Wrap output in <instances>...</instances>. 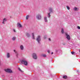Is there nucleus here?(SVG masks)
Returning <instances> with one entry per match:
<instances>
[{
	"instance_id": "1",
	"label": "nucleus",
	"mask_w": 80,
	"mask_h": 80,
	"mask_svg": "<svg viewBox=\"0 0 80 80\" xmlns=\"http://www.w3.org/2000/svg\"><path fill=\"white\" fill-rule=\"evenodd\" d=\"M21 63L22 64H23L27 66L28 65V62L26 61H25L23 59L21 61Z\"/></svg>"
},
{
	"instance_id": "2",
	"label": "nucleus",
	"mask_w": 80,
	"mask_h": 80,
	"mask_svg": "<svg viewBox=\"0 0 80 80\" xmlns=\"http://www.w3.org/2000/svg\"><path fill=\"white\" fill-rule=\"evenodd\" d=\"M36 40L37 41L38 43H40V41H41V38L40 36H38Z\"/></svg>"
},
{
	"instance_id": "3",
	"label": "nucleus",
	"mask_w": 80,
	"mask_h": 80,
	"mask_svg": "<svg viewBox=\"0 0 80 80\" xmlns=\"http://www.w3.org/2000/svg\"><path fill=\"white\" fill-rule=\"evenodd\" d=\"M4 70L5 72H8V73H12V71L11 70V69H5Z\"/></svg>"
},
{
	"instance_id": "4",
	"label": "nucleus",
	"mask_w": 80,
	"mask_h": 80,
	"mask_svg": "<svg viewBox=\"0 0 80 80\" xmlns=\"http://www.w3.org/2000/svg\"><path fill=\"white\" fill-rule=\"evenodd\" d=\"M32 57L34 59H37V54L36 53H33L32 54Z\"/></svg>"
},
{
	"instance_id": "5",
	"label": "nucleus",
	"mask_w": 80,
	"mask_h": 80,
	"mask_svg": "<svg viewBox=\"0 0 80 80\" xmlns=\"http://www.w3.org/2000/svg\"><path fill=\"white\" fill-rule=\"evenodd\" d=\"M65 35H66V38L68 40H70V35H68L67 34V33H65Z\"/></svg>"
},
{
	"instance_id": "6",
	"label": "nucleus",
	"mask_w": 80,
	"mask_h": 80,
	"mask_svg": "<svg viewBox=\"0 0 80 80\" xmlns=\"http://www.w3.org/2000/svg\"><path fill=\"white\" fill-rule=\"evenodd\" d=\"M36 18L38 19V20H39V19H41V18H42L41 17V15H40V14H38L36 16Z\"/></svg>"
},
{
	"instance_id": "7",
	"label": "nucleus",
	"mask_w": 80,
	"mask_h": 80,
	"mask_svg": "<svg viewBox=\"0 0 80 80\" xmlns=\"http://www.w3.org/2000/svg\"><path fill=\"white\" fill-rule=\"evenodd\" d=\"M10 57V53H7V58H9Z\"/></svg>"
},
{
	"instance_id": "8",
	"label": "nucleus",
	"mask_w": 80,
	"mask_h": 80,
	"mask_svg": "<svg viewBox=\"0 0 80 80\" xmlns=\"http://www.w3.org/2000/svg\"><path fill=\"white\" fill-rule=\"evenodd\" d=\"M6 20H7V19L4 18L3 21L2 23L4 24L5 23L4 22H6Z\"/></svg>"
},
{
	"instance_id": "9",
	"label": "nucleus",
	"mask_w": 80,
	"mask_h": 80,
	"mask_svg": "<svg viewBox=\"0 0 80 80\" xmlns=\"http://www.w3.org/2000/svg\"><path fill=\"white\" fill-rule=\"evenodd\" d=\"M61 33L62 34H63V33H64V30L63 28H62V29H61Z\"/></svg>"
},
{
	"instance_id": "10",
	"label": "nucleus",
	"mask_w": 80,
	"mask_h": 80,
	"mask_svg": "<svg viewBox=\"0 0 80 80\" xmlns=\"http://www.w3.org/2000/svg\"><path fill=\"white\" fill-rule=\"evenodd\" d=\"M20 49H21V50H23L24 47H23V45H21L20 46Z\"/></svg>"
},
{
	"instance_id": "11",
	"label": "nucleus",
	"mask_w": 80,
	"mask_h": 80,
	"mask_svg": "<svg viewBox=\"0 0 80 80\" xmlns=\"http://www.w3.org/2000/svg\"><path fill=\"white\" fill-rule=\"evenodd\" d=\"M17 25L18 26H19V27H22V25H21V24H20V23H18Z\"/></svg>"
},
{
	"instance_id": "12",
	"label": "nucleus",
	"mask_w": 80,
	"mask_h": 80,
	"mask_svg": "<svg viewBox=\"0 0 80 80\" xmlns=\"http://www.w3.org/2000/svg\"><path fill=\"white\" fill-rule=\"evenodd\" d=\"M63 78H64L65 79H67V76H63Z\"/></svg>"
},
{
	"instance_id": "13",
	"label": "nucleus",
	"mask_w": 80,
	"mask_h": 80,
	"mask_svg": "<svg viewBox=\"0 0 80 80\" xmlns=\"http://www.w3.org/2000/svg\"><path fill=\"white\" fill-rule=\"evenodd\" d=\"M49 10L50 12H52V8H50Z\"/></svg>"
},
{
	"instance_id": "14",
	"label": "nucleus",
	"mask_w": 80,
	"mask_h": 80,
	"mask_svg": "<svg viewBox=\"0 0 80 80\" xmlns=\"http://www.w3.org/2000/svg\"><path fill=\"white\" fill-rule=\"evenodd\" d=\"M32 38L33 39H35V37H34V33H32Z\"/></svg>"
},
{
	"instance_id": "15",
	"label": "nucleus",
	"mask_w": 80,
	"mask_h": 80,
	"mask_svg": "<svg viewBox=\"0 0 80 80\" xmlns=\"http://www.w3.org/2000/svg\"><path fill=\"white\" fill-rule=\"evenodd\" d=\"M18 68V70H19V71H20V72H23V71L20 69V68Z\"/></svg>"
},
{
	"instance_id": "16",
	"label": "nucleus",
	"mask_w": 80,
	"mask_h": 80,
	"mask_svg": "<svg viewBox=\"0 0 80 80\" xmlns=\"http://www.w3.org/2000/svg\"><path fill=\"white\" fill-rule=\"evenodd\" d=\"M44 20L46 22H47V17H45L44 18Z\"/></svg>"
},
{
	"instance_id": "17",
	"label": "nucleus",
	"mask_w": 80,
	"mask_h": 80,
	"mask_svg": "<svg viewBox=\"0 0 80 80\" xmlns=\"http://www.w3.org/2000/svg\"><path fill=\"white\" fill-rule=\"evenodd\" d=\"M26 35L28 37H30V34H29V33H27Z\"/></svg>"
},
{
	"instance_id": "18",
	"label": "nucleus",
	"mask_w": 80,
	"mask_h": 80,
	"mask_svg": "<svg viewBox=\"0 0 80 80\" xmlns=\"http://www.w3.org/2000/svg\"><path fill=\"white\" fill-rule=\"evenodd\" d=\"M29 18V15L27 16L26 17V20H28V18Z\"/></svg>"
},
{
	"instance_id": "19",
	"label": "nucleus",
	"mask_w": 80,
	"mask_h": 80,
	"mask_svg": "<svg viewBox=\"0 0 80 80\" xmlns=\"http://www.w3.org/2000/svg\"><path fill=\"white\" fill-rule=\"evenodd\" d=\"M15 38H16L15 37H13L12 38V40H15Z\"/></svg>"
},
{
	"instance_id": "20",
	"label": "nucleus",
	"mask_w": 80,
	"mask_h": 80,
	"mask_svg": "<svg viewBox=\"0 0 80 80\" xmlns=\"http://www.w3.org/2000/svg\"><path fill=\"white\" fill-rule=\"evenodd\" d=\"M48 17H50V12L49 13H48Z\"/></svg>"
},
{
	"instance_id": "21",
	"label": "nucleus",
	"mask_w": 80,
	"mask_h": 80,
	"mask_svg": "<svg viewBox=\"0 0 80 80\" xmlns=\"http://www.w3.org/2000/svg\"><path fill=\"white\" fill-rule=\"evenodd\" d=\"M67 8L68 10H70V7L68 6H67Z\"/></svg>"
},
{
	"instance_id": "22",
	"label": "nucleus",
	"mask_w": 80,
	"mask_h": 80,
	"mask_svg": "<svg viewBox=\"0 0 80 80\" xmlns=\"http://www.w3.org/2000/svg\"><path fill=\"white\" fill-rule=\"evenodd\" d=\"M77 8H74L75 11H77Z\"/></svg>"
},
{
	"instance_id": "23",
	"label": "nucleus",
	"mask_w": 80,
	"mask_h": 80,
	"mask_svg": "<svg viewBox=\"0 0 80 80\" xmlns=\"http://www.w3.org/2000/svg\"><path fill=\"white\" fill-rule=\"evenodd\" d=\"M72 54L73 55V54H75V52H71Z\"/></svg>"
},
{
	"instance_id": "24",
	"label": "nucleus",
	"mask_w": 80,
	"mask_h": 80,
	"mask_svg": "<svg viewBox=\"0 0 80 80\" xmlns=\"http://www.w3.org/2000/svg\"><path fill=\"white\" fill-rule=\"evenodd\" d=\"M14 52H15V53H17V51H16L15 50H14Z\"/></svg>"
},
{
	"instance_id": "25",
	"label": "nucleus",
	"mask_w": 80,
	"mask_h": 80,
	"mask_svg": "<svg viewBox=\"0 0 80 80\" xmlns=\"http://www.w3.org/2000/svg\"><path fill=\"white\" fill-rule=\"evenodd\" d=\"M43 57H47V56L46 55H43Z\"/></svg>"
},
{
	"instance_id": "26",
	"label": "nucleus",
	"mask_w": 80,
	"mask_h": 80,
	"mask_svg": "<svg viewBox=\"0 0 80 80\" xmlns=\"http://www.w3.org/2000/svg\"><path fill=\"white\" fill-rule=\"evenodd\" d=\"M78 29H80V26H78Z\"/></svg>"
},
{
	"instance_id": "27",
	"label": "nucleus",
	"mask_w": 80,
	"mask_h": 80,
	"mask_svg": "<svg viewBox=\"0 0 80 80\" xmlns=\"http://www.w3.org/2000/svg\"><path fill=\"white\" fill-rule=\"evenodd\" d=\"M16 55L17 56H18V53H17H17H16Z\"/></svg>"
},
{
	"instance_id": "28",
	"label": "nucleus",
	"mask_w": 80,
	"mask_h": 80,
	"mask_svg": "<svg viewBox=\"0 0 80 80\" xmlns=\"http://www.w3.org/2000/svg\"><path fill=\"white\" fill-rule=\"evenodd\" d=\"M49 41H51V39L50 38H49Z\"/></svg>"
},
{
	"instance_id": "29",
	"label": "nucleus",
	"mask_w": 80,
	"mask_h": 80,
	"mask_svg": "<svg viewBox=\"0 0 80 80\" xmlns=\"http://www.w3.org/2000/svg\"><path fill=\"white\" fill-rule=\"evenodd\" d=\"M48 53H50V51H48Z\"/></svg>"
},
{
	"instance_id": "30",
	"label": "nucleus",
	"mask_w": 80,
	"mask_h": 80,
	"mask_svg": "<svg viewBox=\"0 0 80 80\" xmlns=\"http://www.w3.org/2000/svg\"><path fill=\"white\" fill-rule=\"evenodd\" d=\"M63 45H65V43H63Z\"/></svg>"
},
{
	"instance_id": "31",
	"label": "nucleus",
	"mask_w": 80,
	"mask_h": 80,
	"mask_svg": "<svg viewBox=\"0 0 80 80\" xmlns=\"http://www.w3.org/2000/svg\"><path fill=\"white\" fill-rule=\"evenodd\" d=\"M53 53V52H51V54L52 55V54Z\"/></svg>"
},
{
	"instance_id": "32",
	"label": "nucleus",
	"mask_w": 80,
	"mask_h": 80,
	"mask_svg": "<svg viewBox=\"0 0 80 80\" xmlns=\"http://www.w3.org/2000/svg\"><path fill=\"white\" fill-rule=\"evenodd\" d=\"M13 31H14V32H15V29H14L13 30Z\"/></svg>"
},
{
	"instance_id": "33",
	"label": "nucleus",
	"mask_w": 80,
	"mask_h": 80,
	"mask_svg": "<svg viewBox=\"0 0 80 80\" xmlns=\"http://www.w3.org/2000/svg\"><path fill=\"white\" fill-rule=\"evenodd\" d=\"M44 38H45V37H44Z\"/></svg>"
},
{
	"instance_id": "34",
	"label": "nucleus",
	"mask_w": 80,
	"mask_h": 80,
	"mask_svg": "<svg viewBox=\"0 0 80 80\" xmlns=\"http://www.w3.org/2000/svg\"><path fill=\"white\" fill-rule=\"evenodd\" d=\"M79 52H80V49L79 50Z\"/></svg>"
}]
</instances>
